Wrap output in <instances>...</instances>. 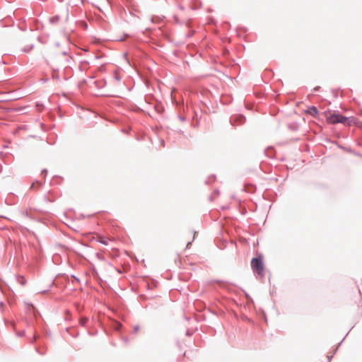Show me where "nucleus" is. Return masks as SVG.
<instances>
[{
	"label": "nucleus",
	"mask_w": 362,
	"mask_h": 362,
	"mask_svg": "<svg viewBox=\"0 0 362 362\" xmlns=\"http://www.w3.org/2000/svg\"><path fill=\"white\" fill-rule=\"evenodd\" d=\"M326 120L329 124H334L341 123L344 124H350V119L336 112H328L325 113Z\"/></svg>",
	"instance_id": "f257e3e1"
},
{
	"label": "nucleus",
	"mask_w": 362,
	"mask_h": 362,
	"mask_svg": "<svg viewBox=\"0 0 362 362\" xmlns=\"http://www.w3.org/2000/svg\"><path fill=\"white\" fill-rule=\"evenodd\" d=\"M251 267L255 272L262 276L264 275V264L262 257L253 258L251 261Z\"/></svg>",
	"instance_id": "f03ea898"
},
{
	"label": "nucleus",
	"mask_w": 362,
	"mask_h": 362,
	"mask_svg": "<svg viewBox=\"0 0 362 362\" xmlns=\"http://www.w3.org/2000/svg\"><path fill=\"white\" fill-rule=\"evenodd\" d=\"M307 112L309 113L310 115H316L317 114V110L315 107L314 106H312V107H310L308 110H307Z\"/></svg>",
	"instance_id": "7ed1b4c3"
},
{
	"label": "nucleus",
	"mask_w": 362,
	"mask_h": 362,
	"mask_svg": "<svg viewBox=\"0 0 362 362\" xmlns=\"http://www.w3.org/2000/svg\"><path fill=\"white\" fill-rule=\"evenodd\" d=\"M110 239L108 238H103V237H99V241L104 244V245H107V241L109 240Z\"/></svg>",
	"instance_id": "20e7f679"
},
{
	"label": "nucleus",
	"mask_w": 362,
	"mask_h": 362,
	"mask_svg": "<svg viewBox=\"0 0 362 362\" xmlns=\"http://www.w3.org/2000/svg\"><path fill=\"white\" fill-rule=\"evenodd\" d=\"M18 281L21 284V285H25V279H24L23 276H20L18 278Z\"/></svg>",
	"instance_id": "39448f33"
},
{
	"label": "nucleus",
	"mask_w": 362,
	"mask_h": 362,
	"mask_svg": "<svg viewBox=\"0 0 362 362\" xmlns=\"http://www.w3.org/2000/svg\"><path fill=\"white\" fill-rule=\"evenodd\" d=\"M88 321V319L86 317H81L80 319V323L82 325H85V324Z\"/></svg>",
	"instance_id": "423d86ee"
},
{
	"label": "nucleus",
	"mask_w": 362,
	"mask_h": 362,
	"mask_svg": "<svg viewBox=\"0 0 362 362\" xmlns=\"http://www.w3.org/2000/svg\"><path fill=\"white\" fill-rule=\"evenodd\" d=\"M134 332H137L139 330V326L136 325L134 327Z\"/></svg>",
	"instance_id": "0eeeda50"
}]
</instances>
